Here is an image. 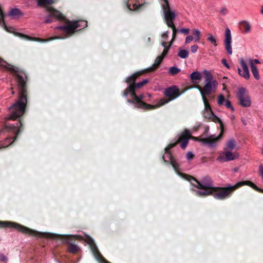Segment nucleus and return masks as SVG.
<instances>
[{
  "instance_id": "nucleus-40",
  "label": "nucleus",
  "mask_w": 263,
  "mask_h": 263,
  "mask_svg": "<svg viewBox=\"0 0 263 263\" xmlns=\"http://www.w3.org/2000/svg\"><path fill=\"white\" fill-rule=\"evenodd\" d=\"M208 40L212 44H214L215 46H216V40L214 37L211 34H208Z\"/></svg>"
},
{
  "instance_id": "nucleus-33",
  "label": "nucleus",
  "mask_w": 263,
  "mask_h": 263,
  "mask_svg": "<svg viewBox=\"0 0 263 263\" xmlns=\"http://www.w3.org/2000/svg\"><path fill=\"white\" fill-rule=\"evenodd\" d=\"M37 5L40 6H44L52 3V0H37Z\"/></svg>"
},
{
  "instance_id": "nucleus-48",
  "label": "nucleus",
  "mask_w": 263,
  "mask_h": 263,
  "mask_svg": "<svg viewBox=\"0 0 263 263\" xmlns=\"http://www.w3.org/2000/svg\"><path fill=\"white\" fill-rule=\"evenodd\" d=\"M221 62L227 68L229 69L230 68L229 65L227 63L226 59H222L221 60Z\"/></svg>"
},
{
  "instance_id": "nucleus-30",
  "label": "nucleus",
  "mask_w": 263,
  "mask_h": 263,
  "mask_svg": "<svg viewBox=\"0 0 263 263\" xmlns=\"http://www.w3.org/2000/svg\"><path fill=\"white\" fill-rule=\"evenodd\" d=\"M12 139V138H7L5 141L3 142H0V149L4 147H6L8 145H10L14 140L11 141Z\"/></svg>"
},
{
  "instance_id": "nucleus-18",
  "label": "nucleus",
  "mask_w": 263,
  "mask_h": 263,
  "mask_svg": "<svg viewBox=\"0 0 263 263\" xmlns=\"http://www.w3.org/2000/svg\"><path fill=\"white\" fill-rule=\"evenodd\" d=\"M202 99L204 105L203 115L205 118H210L212 116H214V115L212 111L210 104L206 100V98H202Z\"/></svg>"
},
{
  "instance_id": "nucleus-51",
  "label": "nucleus",
  "mask_w": 263,
  "mask_h": 263,
  "mask_svg": "<svg viewBox=\"0 0 263 263\" xmlns=\"http://www.w3.org/2000/svg\"><path fill=\"white\" fill-rule=\"evenodd\" d=\"M241 121L244 125H247V122L243 118H241Z\"/></svg>"
},
{
  "instance_id": "nucleus-15",
  "label": "nucleus",
  "mask_w": 263,
  "mask_h": 263,
  "mask_svg": "<svg viewBox=\"0 0 263 263\" xmlns=\"http://www.w3.org/2000/svg\"><path fill=\"white\" fill-rule=\"evenodd\" d=\"M239 63L242 67V69L238 68L239 75L245 79L248 80L250 77V74L247 62L243 58H241L239 59Z\"/></svg>"
},
{
  "instance_id": "nucleus-41",
  "label": "nucleus",
  "mask_w": 263,
  "mask_h": 263,
  "mask_svg": "<svg viewBox=\"0 0 263 263\" xmlns=\"http://www.w3.org/2000/svg\"><path fill=\"white\" fill-rule=\"evenodd\" d=\"M194 155L192 152H188L186 153V157L188 160H192L194 158Z\"/></svg>"
},
{
  "instance_id": "nucleus-4",
  "label": "nucleus",
  "mask_w": 263,
  "mask_h": 263,
  "mask_svg": "<svg viewBox=\"0 0 263 263\" xmlns=\"http://www.w3.org/2000/svg\"><path fill=\"white\" fill-rule=\"evenodd\" d=\"M249 185L256 191L263 193V189H259L255 184L250 181H242L237 182L234 185H229L225 187L216 188L212 191L213 196L215 199L223 200L231 196L233 192L243 185Z\"/></svg>"
},
{
  "instance_id": "nucleus-53",
  "label": "nucleus",
  "mask_w": 263,
  "mask_h": 263,
  "mask_svg": "<svg viewBox=\"0 0 263 263\" xmlns=\"http://www.w3.org/2000/svg\"><path fill=\"white\" fill-rule=\"evenodd\" d=\"M231 119L232 120H233L234 119V115H232L231 117Z\"/></svg>"
},
{
  "instance_id": "nucleus-27",
  "label": "nucleus",
  "mask_w": 263,
  "mask_h": 263,
  "mask_svg": "<svg viewBox=\"0 0 263 263\" xmlns=\"http://www.w3.org/2000/svg\"><path fill=\"white\" fill-rule=\"evenodd\" d=\"M174 40H173V39L171 40V41L169 42L168 45H167V43L166 42L164 41H161V45L162 46L164 47L163 50V54H167L169 49H170L171 46L173 44V41Z\"/></svg>"
},
{
  "instance_id": "nucleus-49",
  "label": "nucleus",
  "mask_w": 263,
  "mask_h": 263,
  "mask_svg": "<svg viewBox=\"0 0 263 263\" xmlns=\"http://www.w3.org/2000/svg\"><path fill=\"white\" fill-rule=\"evenodd\" d=\"M7 258L5 255L3 254H0V261H6Z\"/></svg>"
},
{
  "instance_id": "nucleus-52",
  "label": "nucleus",
  "mask_w": 263,
  "mask_h": 263,
  "mask_svg": "<svg viewBox=\"0 0 263 263\" xmlns=\"http://www.w3.org/2000/svg\"><path fill=\"white\" fill-rule=\"evenodd\" d=\"M261 13L263 14V6H262V9L261 10Z\"/></svg>"
},
{
  "instance_id": "nucleus-43",
  "label": "nucleus",
  "mask_w": 263,
  "mask_h": 263,
  "mask_svg": "<svg viewBox=\"0 0 263 263\" xmlns=\"http://www.w3.org/2000/svg\"><path fill=\"white\" fill-rule=\"evenodd\" d=\"M193 39L194 38L192 35L186 36L185 41V44H189L193 40Z\"/></svg>"
},
{
  "instance_id": "nucleus-36",
  "label": "nucleus",
  "mask_w": 263,
  "mask_h": 263,
  "mask_svg": "<svg viewBox=\"0 0 263 263\" xmlns=\"http://www.w3.org/2000/svg\"><path fill=\"white\" fill-rule=\"evenodd\" d=\"M193 34L195 36V42H199L201 35L200 31L198 29H195L193 30Z\"/></svg>"
},
{
  "instance_id": "nucleus-44",
  "label": "nucleus",
  "mask_w": 263,
  "mask_h": 263,
  "mask_svg": "<svg viewBox=\"0 0 263 263\" xmlns=\"http://www.w3.org/2000/svg\"><path fill=\"white\" fill-rule=\"evenodd\" d=\"M198 49V46L197 45H193L191 47V51L192 53H196Z\"/></svg>"
},
{
  "instance_id": "nucleus-45",
  "label": "nucleus",
  "mask_w": 263,
  "mask_h": 263,
  "mask_svg": "<svg viewBox=\"0 0 263 263\" xmlns=\"http://www.w3.org/2000/svg\"><path fill=\"white\" fill-rule=\"evenodd\" d=\"M259 174L263 179V165H260L258 169Z\"/></svg>"
},
{
  "instance_id": "nucleus-23",
  "label": "nucleus",
  "mask_w": 263,
  "mask_h": 263,
  "mask_svg": "<svg viewBox=\"0 0 263 263\" xmlns=\"http://www.w3.org/2000/svg\"><path fill=\"white\" fill-rule=\"evenodd\" d=\"M236 146V141L233 138L229 139L226 143L224 150L232 151Z\"/></svg>"
},
{
  "instance_id": "nucleus-21",
  "label": "nucleus",
  "mask_w": 263,
  "mask_h": 263,
  "mask_svg": "<svg viewBox=\"0 0 263 263\" xmlns=\"http://www.w3.org/2000/svg\"><path fill=\"white\" fill-rule=\"evenodd\" d=\"M241 26L242 29H243L242 32L247 34L250 32L251 30V26L250 23L247 21H242L239 23Z\"/></svg>"
},
{
  "instance_id": "nucleus-29",
  "label": "nucleus",
  "mask_w": 263,
  "mask_h": 263,
  "mask_svg": "<svg viewBox=\"0 0 263 263\" xmlns=\"http://www.w3.org/2000/svg\"><path fill=\"white\" fill-rule=\"evenodd\" d=\"M189 52L188 50L184 49H180L178 51V55L182 59H186L188 57Z\"/></svg>"
},
{
  "instance_id": "nucleus-50",
  "label": "nucleus",
  "mask_w": 263,
  "mask_h": 263,
  "mask_svg": "<svg viewBox=\"0 0 263 263\" xmlns=\"http://www.w3.org/2000/svg\"><path fill=\"white\" fill-rule=\"evenodd\" d=\"M146 44H150L152 43V39L150 37H148L145 41Z\"/></svg>"
},
{
  "instance_id": "nucleus-8",
  "label": "nucleus",
  "mask_w": 263,
  "mask_h": 263,
  "mask_svg": "<svg viewBox=\"0 0 263 263\" xmlns=\"http://www.w3.org/2000/svg\"><path fill=\"white\" fill-rule=\"evenodd\" d=\"M218 122L219 123L221 128V132L218 136H216L215 135H212L205 138H199L197 137H194L193 138L196 141L201 142V144L203 145H207L211 148L216 147L219 140L221 139L223 132L222 121L218 119Z\"/></svg>"
},
{
  "instance_id": "nucleus-35",
  "label": "nucleus",
  "mask_w": 263,
  "mask_h": 263,
  "mask_svg": "<svg viewBox=\"0 0 263 263\" xmlns=\"http://www.w3.org/2000/svg\"><path fill=\"white\" fill-rule=\"evenodd\" d=\"M69 251L71 253L77 252L79 251L78 246L73 243H70L68 247Z\"/></svg>"
},
{
  "instance_id": "nucleus-24",
  "label": "nucleus",
  "mask_w": 263,
  "mask_h": 263,
  "mask_svg": "<svg viewBox=\"0 0 263 263\" xmlns=\"http://www.w3.org/2000/svg\"><path fill=\"white\" fill-rule=\"evenodd\" d=\"M201 78V74L199 71H194L190 74V79L193 83H196Z\"/></svg>"
},
{
  "instance_id": "nucleus-5",
  "label": "nucleus",
  "mask_w": 263,
  "mask_h": 263,
  "mask_svg": "<svg viewBox=\"0 0 263 263\" xmlns=\"http://www.w3.org/2000/svg\"><path fill=\"white\" fill-rule=\"evenodd\" d=\"M123 96L125 97L129 96L132 99H128L127 102L133 104L137 108L144 109H153L159 107V106H157V104L156 105H152L143 102L142 100L144 99L145 96L141 95L139 97H137L134 91V86L132 84H130L124 91Z\"/></svg>"
},
{
  "instance_id": "nucleus-13",
  "label": "nucleus",
  "mask_w": 263,
  "mask_h": 263,
  "mask_svg": "<svg viewBox=\"0 0 263 263\" xmlns=\"http://www.w3.org/2000/svg\"><path fill=\"white\" fill-rule=\"evenodd\" d=\"M176 145V143H170L165 148V153L163 156V159L165 162L170 161L172 166H173L175 171L177 172L178 167V163L174 159L171 153L169 152V150L174 146H175Z\"/></svg>"
},
{
  "instance_id": "nucleus-3",
  "label": "nucleus",
  "mask_w": 263,
  "mask_h": 263,
  "mask_svg": "<svg viewBox=\"0 0 263 263\" xmlns=\"http://www.w3.org/2000/svg\"><path fill=\"white\" fill-rule=\"evenodd\" d=\"M177 173L183 178L187 180L192 186L200 190L195 191L196 195L198 196L205 197L210 195L214 190L215 187L213 186V182L209 176L203 177L200 181H199L191 176H186L178 172Z\"/></svg>"
},
{
  "instance_id": "nucleus-25",
  "label": "nucleus",
  "mask_w": 263,
  "mask_h": 263,
  "mask_svg": "<svg viewBox=\"0 0 263 263\" xmlns=\"http://www.w3.org/2000/svg\"><path fill=\"white\" fill-rule=\"evenodd\" d=\"M166 55V54H163V51L161 54L160 56H158L156 58L154 64H153L152 67L150 68V69H154L156 67H157L159 65V64L161 63L162 60H163V59L164 58V57Z\"/></svg>"
},
{
  "instance_id": "nucleus-46",
  "label": "nucleus",
  "mask_w": 263,
  "mask_h": 263,
  "mask_svg": "<svg viewBox=\"0 0 263 263\" xmlns=\"http://www.w3.org/2000/svg\"><path fill=\"white\" fill-rule=\"evenodd\" d=\"M190 30L187 28H182L180 30V32L181 33H184V34H188L189 33Z\"/></svg>"
},
{
  "instance_id": "nucleus-17",
  "label": "nucleus",
  "mask_w": 263,
  "mask_h": 263,
  "mask_svg": "<svg viewBox=\"0 0 263 263\" xmlns=\"http://www.w3.org/2000/svg\"><path fill=\"white\" fill-rule=\"evenodd\" d=\"M143 4V0H127L126 2V7L130 10H138Z\"/></svg>"
},
{
  "instance_id": "nucleus-42",
  "label": "nucleus",
  "mask_w": 263,
  "mask_h": 263,
  "mask_svg": "<svg viewBox=\"0 0 263 263\" xmlns=\"http://www.w3.org/2000/svg\"><path fill=\"white\" fill-rule=\"evenodd\" d=\"M168 31H166V32H163L162 34V35H161V38H162L161 41L166 42V41L167 40V37H168Z\"/></svg>"
},
{
  "instance_id": "nucleus-7",
  "label": "nucleus",
  "mask_w": 263,
  "mask_h": 263,
  "mask_svg": "<svg viewBox=\"0 0 263 263\" xmlns=\"http://www.w3.org/2000/svg\"><path fill=\"white\" fill-rule=\"evenodd\" d=\"M161 5L163 11L164 18L168 27H172L173 29V40H175L177 30L174 26L173 20L176 17L175 11L171 10L169 7L167 0H161Z\"/></svg>"
},
{
  "instance_id": "nucleus-6",
  "label": "nucleus",
  "mask_w": 263,
  "mask_h": 263,
  "mask_svg": "<svg viewBox=\"0 0 263 263\" xmlns=\"http://www.w3.org/2000/svg\"><path fill=\"white\" fill-rule=\"evenodd\" d=\"M205 76V84L203 88L198 85L193 87L198 89L202 96V98H205L213 92H215L218 87V82L213 79V76L210 71L205 70L203 71Z\"/></svg>"
},
{
  "instance_id": "nucleus-47",
  "label": "nucleus",
  "mask_w": 263,
  "mask_h": 263,
  "mask_svg": "<svg viewBox=\"0 0 263 263\" xmlns=\"http://www.w3.org/2000/svg\"><path fill=\"white\" fill-rule=\"evenodd\" d=\"M220 13H221V14H222L223 15H226V14H227V13H228V10H227V9L226 8V7H223L221 8V10H220Z\"/></svg>"
},
{
  "instance_id": "nucleus-22",
  "label": "nucleus",
  "mask_w": 263,
  "mask_h": 263,
  "mask_svg": "<svg viewBox=\"0 0 263 263\" xmlns=\"http://www.w3.org/2000/svg\"><path fill=\"white\" fill-rule=\"evenodd\" d=\"M7 15L13 18H16L22 15L23 13L19 9L14 8L11 9Z\"/></svg>"
},
{
  "instance_id": "nucleus-1",
  "label": "nucleus",
  "mask_w": 263,
  "mask_h": 263,
  "mask_svg": "<svg viewBox=\"0 0 263 263\" xmlns=\"http://www.w3.org/2000/svg\"><path fill=\"white\" fill-rule=\"evenodd\" d=\"M0 66L7 69L15 76L19 89V100L9 107V114L7 116L6 120H15L25 112L27 102L26 95V82L27 77L26 74L18 69V68L10 65L0 58Z\"/></svg>"
},
{
  "instance_id": "nucleus-54",
  "label": "nucleus",
  "mask_w": 263,
  "mask_h": 263,
  "mask_svg": "<svg viewBox=\"0 0 263 263\" xmlns=\"http://www.w3.org/2000/svg\"><path fill=\"white\" fill-rule=\"evenodd\" d=\"M147 96L148 97H151V94H147Z\"/></svg>"
},
{
  "instance_id": "nucleus-16",
  "label": "nucleus",
  "mask_w": 263,
  "mask_h": 263,
  "mask_svg": "<svg viewBox=\"0 0 263 263\" xmlns=\"http://www.w3.org/2000/svg\"><path fill=\"white\" fill-rule=\"evenodd\" d=\"M191 131L185 129L183 130V132L182 133L180 137H179L178 140L175 142V143H176V144L178 142H181L180 146L182 148L184 149L189 143V140L190 138L191 135Z\"/></svg>"
},
{
  "instance_id": "nucleus-10",
  "label": "nucleus",
  "mask_w": 263,
  "mask_h": 263,
  "mask_svg": "<svg viewBox=\"0 0 263 263\" xmlns=\"http://www.w3.org/2000/svg\"><path fill=\"white\" fill-rule=\"evenodd\" d=\"M164 95L168 97H172L171 99H166L165 98L160 100L157 104V106H161L170 101L178 98L180 96V93L179 92V89L176 86H172L166 88L164 91Z\"/></svg>"
},
{
  "instance_id": "nucleus-2",
  "label": "nucleus",
  "mask_w": 263,
  "mask_h": 263,
  "mask_svg": "<svg viewBox=\"0 0 263 263\" xmlns=\"http://www.w3.org/2000/svg\"><path fill=\"white\" fill-rule=\"evenodd\" d=\"M47 11L48 16L46 18L45 23H51L52 21V18L63 21L65 24L63 26H57L55 28L63 31L67 36H71L74 32L81 29H78V28H85L87 25V23L85 21H70L67 20L60 11L51 7L48 8Z\"/></svg>"
},
{
  "instance_id": "nucleus-11",
  "label": "nucleus",
  "mask_w": 263,
  "mask_h": 263,
  "mask_svg": "<svg viewBox=\"0 0 263 263\" xmlns=\"http://www.w3.org/2000/svg\"><path fill=\"white\" fill-rule=\"evenodd\" d=\"M230 150H224L217 157V160L221 162L232 161L239 158V154L237 152H231Z\"/></svg>"
},
{
  "instance_id": "nucleus-34",
  "label": "nucleus",
  "mask_w": 263,
  "mask_h": 263,
  "mask_svg": "<svg viewBox=\"0 0 263 263\" xmlns=\"http://www.w3.org/2000/svg\"><path fill=\"white\" fill-rule=\"evenodd\" d=\"M180 69L176 67L173 66L170 67L169 69V73L171 75H175L180 71Z\"/></svg>"
},
{
  "instance_id": "nucleus-28",
  "label": "nucleus",
  "mask_w": 263,
  "mask_h": 263,
  "mask_svg": "<svg viewBox=\"0 0 263 263\" xmlns=\"http://www.w3.org/2000/svg\"><path fill=\"white\" fill-rule=\"evenodd\" d=\"M251 72L256 80H259L260 79V76L258 68L256 66H253L251 65L250 66Z\"/></svg>"
},
{
  "instance_id": "nucleus-9",
  "label": "nucleus",
  "mask_w": 263,
  "mask_h": 263,
  "mask_svg": "<svg viewBox=\"0 0 263 263\" xmlns=\"http://www.w3.org/2000/svg\"><path fill=\"white\" fill-rule=\"evenodd\" d=\"M237 97L239 104L244 107H249L251 105L252 101L250 96L244 87L238 88L237 92Z\"/></svg>"
},
{
  "instance_id": "nucleus-26",
  "label": "nucleus",
  "mask_w": 263,
  "mask_h": 263,
  "mask_svg": "<svg viewBox=\"0 0 263 263\" xmlns=\"http://www.w3.org/2000/svg\"><path fill=\"white\" fill-rule=\"evenodd\" d=\"M141 72H137L134 74L128 77L126 80L125 82L128 84V86L130 84L134 85V82L137 78V77L140 74Z\"/></svg>"
},
{
  "instance_id": "nucleus-32",
  "label": "nucleus",
  "mask_w": 263,
  "mask_h": 263,
  "mask_svg": "<svg viewBox=\"0 0 263 263\" xmlns=\"http://www.w3.org/2000/svg\"><path fill=\"white\" fill-rule=\"evenodd\" d=\"M148 82V80L147 79H144L143 81L139 82L134 85H133L134 86V90L135 88H139L142 87L144 85L146 84Z\"/></svg>"
},
{
  "instance_id": "nucleus-37",
  "label": "nucleus",
  "mask_w": 263,
  "mask_h": 263,
  "mask_svg": "<svg viewBox=\"0 0 263 263\" xmlns=\"http://www.w3.org/2000/svg\"><path fill=\"white\" fill-rule=\"evenodd\" d=\"M247 62L249 63L250 66H251V65L253 66H255V64H260V62L258 59H252L251 58H248L247 59Z\"/></svg>"
},
{
  "instance_id": "nucleus-14",
  "label": "nucleus",
  "mask_w": 263,
  "mask_h": 263,
  "mask_svg": "<svg viewBox=\"0 0 263 263\" xmlns=\"http://www.w3.org/2000/svg\"><path fill=\"white\" fill-rule=\"evenodd\" d=\"M224 36V44L226 50L229 55H231L232 54V35L231 30L229 28L226 29Z\"/></svg>"
},
{
  "instance_id": "nucleus-38",
  "label": "nucleus",
  "mask_w": 263,
  "mask_h": 263,
  "mask_svg": "<svg viewBox=\"0 0 263 263\" xmlns=\"http://www.w3.org/2000/svg\"><path fill=\"white\" fill-rule=\"evenodd\" d=\"M225 98L222 95H220L217 98V103L219 106L222 105L224 104L225 101Z\"/></svg>"
},
{
  "instance_id": "nucleus-19",
  "label": "nucleus",
  "mask_w": 263,
  "mask_h": 263,
  "mask_svg": "<svg viewBox=\"0 0 263 263\" xmlns=\"http://www.w3.org/2000/svg\"><path fill=\"white\" fill-rule=\"evenodd\" d=\"M22 125V124L20 121L19 122H17L16 125L8 124L6 125V128L8 129V131L12 132L14 135H17L20 132V128Z\"/></svg>"
},
{
  "instance_id": "nucleus-12",
  "label": "nucleus",
  "mask_w": 263,
  "mask_h": 263,
  "mask_svg": "<svg viewBox=\"0 0 263 263\" xmlns=\"http://www.w3.org/2000/svg\"><path fill=\"white\" fill-rule=\"evenodd\" d=\"M12 228L20 232L29 234V228L14 222L0 221V228Z\"/></svg>"
},
{
  "instance_id": "nucleus-39",
  "label": "nucleus",
  "mask_w": 263,
  "mask_h": 263,
  "mask_svg": "<svg viewBox=\"0 0 263 263\" xmlns=\"http://www.w3.org/2000/svg\"><path fill=\"white\" fill-rule=\"evenodd\" d=\"M226 107L230 109L232 111H234V108L232 106L231 102L229 100H226L224 103Z\"/></svg>"
},
{
  "instance_id": "nucleus-31",
  "label": "nucleus",
  "mask_w": 263,
  "mask_h": 263,
  "mask_svg": "<svg viewBox=\"0 0 263 263\" xmlns=\"http://www.w3.org/2000/svg\"><path fill=\"white\" fill-rule=\"evenodd\" d=\"M0 24L2 27H4V28L5 29L6 31L10 33H14V29L12 27L6 26L3 21L2 22L0 20Z\"/></svg>"
},
{
  "instance_id": "nucleus-20",
  "label": "nucleus",
  "mask_w": 263,
  "mask_h": 263,
  "mask_svg": "<svg viewBox=\"0 0 263 263\" xmlns=\"http://www.w3.org/2000/svg\"><path fill=\"white\" fill-rule=\"evenodd\" d=\"M22 36L28 39V40L36 41V42H46L52 41L54 39H62L65 38V37H60V36H55V37H49L48 39H41L37 38V37H32L25 35H22Z\"/></svg>"
}]
</instances>
